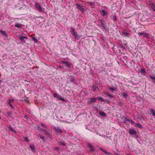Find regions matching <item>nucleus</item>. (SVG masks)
Masks as SVG:
<instances>
[{
	"label": "nucleus",
	"mask_w": 155,
	"mask_h": 155,
	"mask_svg": "<svg viewBox=\"0 0 155 155\" xmlns=\"http://www.w3.org/2000/svg\"><path fill=\"white\" fill-rule=\"evenodd\" d=\"M32 39L36 42L38 41V40L36 39V38L35 37H33L32 38Z\"/></svg>",
	"instance_id": "f704fd0d"
},
{
	"label": "nucleus",
	"mask_w": 155,
	"mask_h": 155,
	"mask_svg": "<svg viewBox=\"0 0 155 155\" xmlns=\"http://www.w3.org/2000/svg\"><path fill=\"white\" fill-rule=\"evenodd\" d=\"M53 96L54 97H55V98H58L59 97L58 95L56 93H54L53 94Z\"/></svg>",
	"instance_id": "2f4dec72"
},
{
	"label": "nucleus",
	"mask_w": 155,
	"mask_h": 155,
	"mask_svg": "<svg viewBox=\"0 0 155 155\" xmlns=\"http://www.w3.org/2000/svg\"><path fill=\"white\" fill-rule=\"evenodd\" d=\"M75 32V31L74 29V28H71V32L72 33V34Z\"/></svg>",
	"instance_id": "72a5a7b5"
},
{
	"label": "nucleus",
	"mask_w": 155,
	"mask_h": 155,
	"mask_svg": "<svg viewBox=\"0 0 155 155\" xmlns=\"http://www.w3.org/2000/svg\"><path fill=\"white\" fill-rule=\"evenodd\" d=\"M77 6V8H78V9L81 11V12H84V8L82 7V6L80 4H76Z\"/></svg>",
	"instance_id": "7ed1b4c3"
},
{
	"label": "nucleus",
	"mask_w": 155,
	"mask_h": 155,
	"mask_svg": "<svg viewBox=\"0 0 155 155\" xmlns=\"http://www.w3.org/2000/svg\"><path fill=\"white\" fill-rule=\"evenodd\" d=\"M59 100H61L62 101H65V100L64 99L62 98V97H59Z\"/></svg>",
	"instance_id": "c9c22d12"
},
{
	"label": "nucleus",
	"mask_w": 155,
	"mask_h": 155,
	"mask_svg": "<svg viewBox=\"0 0 155 155\" xmlns=\"http://www.w3.org/2000/svg\"><path fill=\"white\" fill-rule=\"evenodd\" d=\"M63 145H64L65 144H63Z\"/></svg>",
	"instance_id": "864d4df0"
},
{
	"label": "nucleus",
	"mask_w": 155,
	"mask_h": 155,
	"mask_svg": "<svg viewBox=\"0 0 155 155\" xmlns=\"http://www.w3.org/2000/svg\"><path fill=\"white\" fill-rule=\"evenodd\" d=\"M117 155H120L119 154H117Z\"/></svg>",
	"instance_id": "09e8293b"
},
{
	"label": "nucleus",
	"mask_w": 155,
	"mask_h": 155,
	"mask_svg": "<svg viewBox=\"0 0 155 155\" xmlns=\"http://www.w3.org/2000/svg\"><path fill=\"white\" fill-rule=\"evenodd\" d=\"M138 34L139 35L142 36L143 37H144L146 38H148L149 36L148 34L147 33L138 32Z\"/></svg>",
	"instance_id": "423d86ee"
},
{
	"label": "nucleus",
	"mask_w": 155,
	"mask_h": 155,
	"mask_svg": "<svg viewBox=\"0 0 155 155\" xmlns=\"http://www.w3.org/2000/svg\"><path fill=\"white\" fill-rule=\"evenodd\" d=\"M35 7L40 12H44V9L38 3H35Z\"/></svg>",
	"instance_id": "f257e3e1"
},
{
	"label": "nucleus",
	"mask_w": 155,
	"mask_h": 155,
	"mask_svg": "<svg viewBox=\"0 0 155 155\" xmlns=\"http://www.w3.org/2000/svg\"><path fill=\"white\" fill-rule=\"evenodd\" d=\"M149 77L152 80H153V81L154 83H155V77H152L150 75H149Z\"/></svg>",
	"instance_id": "aec40b11"
},
{
	"label": "nucleus",
	"mask_w": 155,
	"mask_h": 155,
	"mask_svg": "<svg viewBox=\"0 0 155 155\" xmlns=\"http://www.w3.org/2000/svg\"><path fill=\"white\" fill-rule=\"evenodd\" d=\"M21 24H16L15 25V26L16 27H17V28H21V26L20 25Z\"/></svg>",
	"instance_id": "c756f323"
},
{
	"label": "nucleus",
	"mask_w": 155,
	"mask_h": 155,
	"mask_svg": "<svg viewBox=\"0 0 155 155\" xmlns=\"http://www.w3.org/2000/svg\"><path fill=\"white\" fill-rule=\"evenodd\" d=\"M87 146H88V148H90V150H91L93 151L94 148L90 144H88Z\"/></svg>",
	"instance_id": "f3484780"
},
{
	"label": "nucleus",
	"mask_w": 155,
	"mask_h": 155,
	"mask_svg": "<svg viewBox=\"0 0 155 155\" xmlns=\"http://www.w3.org/2000/svg\"><path fill=\"white\" fill-rule=\"evenodd\" d=\"M12 131H13L15 133H17V132L15 130H13Z\"/></svg>",
	"instance_id": "49530a36"
},
{
	"label": "nucleus",
	"mask_w": 155,
	"mask_h": 155,
	"mask_svg": "<svg viewBox=\"0 0 155 155\" xmlns=\"http://www.w3.org/2000/svg\"><path fill=\"white\" fill-rule=\"evenodd\" d=\"M101 15L103 16H105L107 14V12L105 11L104 9H102L100 11Z\"/></svg>",
	"instance_id": "0eeeda50"
},
{
	"label": "nucleus",
	"mask_w": 155,
	"mask_h": 155,
	"mask_svg": "<svg viewBox=\"0 0 155 155\" xmlns=\"http://www.w3.org/2000/svg\"><path fill=\"white\" fill-rule=\"evenodd\" d=\"M30 148L31 149L33 153H35V152L36 149L33 145H31L29 146Z\"/></svg>",
	"instance_id": "9d476101"
},
{
	"label": "nucleus",
	"mask_w": 155,
	"mask_h": 155,
	"mask_svg": "<svg viewBox=\"0 0 155 155\" xmlns=\"http://www.w3.org/2000/svg\"><path fill=\"white\" fill-rule=\"evenodd\" d=\"M41 130L44 132H46V131L45 130H44L43 129H41Z\"/></svg>",
	"instance_id": "a18cd8bd"
},
{
	"label": "nucleus",
	"mask_w": 155,
	"mask_h": 155,
	"mask_svg": "<svg viewBox=\"0 0 155 155\" xmlns=\"http://www.w3.org/2000/svg\"><path fill=\"white\" fill-rule=\"evenodd\" d=\"M100 150H101L102 152H104V153H105L106 154L109 155V153L107 152L104 149L100 148Z\"/></svg>",
	"instance_id": "a211bd4d"
},
{
	"label": "nucleus",
	"mask_w": 155,
	"mask_h": 155,
	"mask_svg": "<svg viewBox=\"0 0 155 155\" xmlns=\"http://www.w3.org/2000/svg\"><path fill=\"white\" fill-rule=\"evenodd\" d=\"M14 101V100L13 99H9L8 101V104L10 103L11 104Z\"/></svg>",
	"instance_id": "bb28decb"
},
{
	"label": "nucleus",
	"mask_w": 155,
	"mask_h": 155,
	"mask_svg": "<svg viewBox=\"0 0 155 155\" xmlns=\"http://www.w3.org/2000/svg\"><path fill=\"white\" fill-rule=\"evenodd\" d=\"M135 125L140 128H142V125L136 123Z\"/></svg>",
	"instance_id": "5701e85b"
},
{
	"label": "nucleus",
	"mask_w": 155,
	"mask_h": 155,
	"mask_svg": "<svg viewBox=\"0 0 155 155\" xmlns=\"http://www.w3.org/2000/svg\"><path fill=\"white\" fill-rule=\"evenodd\" d=\"M140 72L142 74H145L146 72L145 68H142L140 70Z\"/></svg>",
	"instance_id": "dca6fc26"
},
{
	"label": "nucleus",
	"mask_w": 155,
	"mask_h": 155,
	"mask_svg": "<svg viewBox=\"0 0 155 155\" xmlns=\"http://www.w3.org/2000/svg\"><path fill=\"white\" fill-rule=\"evenodd\" d=\"M11 107V108L12 109H14V107L13 105L12 104L10 103H9V104H8Z\"/></svg>",
	"instance_id": "a19ab883"
},
{
	"label": "nucleus",
	"mask_w": 155,
	"mask_h": 155,
	"mask_svg": "<svg viewBox=\"0 0 155 155\" xmlns=\"http://www.w3.org/2000/svg\"><path fill=\"white\" fill-rule=\"evenodd\" d=\"M129 133L131 134H135L136 133V131L133 129H129Z\"/></svg>",
	"instance_id": "6e6552de"
},
{
	"label": "nucleus",
	"mask_w": 155,
	"mask_h": 155,
	"mask_svg": "<svg viewBox=\"0 0 155 155\" xmlns=\"http://www.w3.org/2000/svg\"><path fill=\"white\" fill-rule=\"evenodd\" d=\"M0 32H1L6 37L7 36V35L5 31H3L1 30V31Z\"/></svg>",
	"instance_id": "412c9836"
},
{
	"label": "nucleus",
	"mask_w": 155,
	"mask_h": 155,
	"mask_svg": "<svg viewBox=\"0 0 155 155\" xmlns=\"http://www.w3.org/2000/svg\"><path fill=\"white\" fill-rule=\"evenodd\" d=\"M19 39L21 40L22 43H25L26 41L24 40V39H28V38L25 36H21L19 38Z\"/></svg>",
	"instance_id": "20e7f679"
},
{
	"label": "nucleus",
	"mask_w": 155,
	"mask_h": 155,
	"mask_svg": "<svg viewBox=\"0 0 155 155\" xmlns=\"http://www.w3.org/2000/svg\"><path fill=\"white\" fill-rule=\"evenodd\" d=\"M1 30H1V29H0V32L1 31Z\"/></svg>",
	"instance_id": "3c124183"
},
{
	"label": "nucleus",
	"mask_w": 155,
	"mask_h": 155,
	"mask_svg": "<svg viewBox=\"0 0 155 155\" xmlns=\"http://www.w3.org/2000/svg\"><path fill=\"white\" fill-rule=\"evenodd\" d=\"M97 99L99 100H100L102 101H104V99L102 97H97Z\"/></svg>",
	"instance_id": "393cba45"
},
{
	"label": "nucleus",
	"mask_w": 155,
	"mask_h": 155,
	"mask_svg": "<svg viewBox=\"0 0 155 155\" xmlns=\"http://www.w3.org/2000/svg\"><path fill=\"white\" fill-rule=\"evenodd\" d=\"M129 122L132 124H133L134 123V122L131 120H129Z\"/></svg>",
	"instance_id": "ea45409f"
},
{
	"label": "nucleus",
	"mask_w": 155,
	"mask_h": 155,
	"mask_svg": "<svg viewBox=\"0 0 155 155\" xmlns=\"http://www.w3.org/2000/svg\"><path fill=\"white\" fill-rule=\"evenodd\" d=\"M73 36L75 37L76 38L78 39L80 38V37L79 36V35L78 34L77 32H75L72 34Z\"/></svg>",
	"instance_id": "1a4fd4ad"
},
{
	"label": "nucleus",
	"mask_w": 155,
	"mask_h": 155,
	"mask_svg": "<svg viewBox=\"0 0 155 155\" xmlns=\"http://www.w3.org/2000/svg\"><path fill=\"white\" fill-rule=\"evenodd\" d=\"M1 119V117L0 116V119Z\"/></svg>",
	"instance_id": "5fc2aeb1"
},
{
	"label": "nucleus",
	"mask_w": 155,
	"mask_h": 155,
	"mask_svg": "<svg viewBox=\"0 0 155 155\" xmlns=\"http://www.w3.org/2000/svg\"><path fill=\"white\" fill-rule=\"evenodd\" d=\"M109 88L110 89V90H111L112 92L115 91L116 90L114 88L109 87Z\"/></svg>",
	"instance_id": "a878e982"
},
{
	"label": "nucleus",
	"mask_w": 155,
	"mask_h": 155,
	"mask_svg": "<svg viewBox=\"0 0 155 155\" xmlns=\"http://www.w3.org/2000/svg\"><path fill=\"white\" fill-rule=\"evenodd\" d=\"M126 36H128L129 35V33L127 32H124L123 33Z\"/></svg>",
	"instance_id": "58836bf2"
},
{
	"label": "nucleus",
	"mask_w": 155,
	"mask_h": 155,
	"mask_svg": "<svg viewBox=\"0 0 155 155\" xmlns=\"http://www.w3.org/2000/svg\"><path fill=\"white\" fill-rule=\"evenodd\" d=\"M24 139L25 141L26 142H29V140L28 137H25L24 138Z\"/></svg>",
	"instance_id": "473e14b6"
},
{
	"label": "nucleus",
	"mask_w": 155,
	"mask_h": 155,
	"mask_svg": "<svg viewBox=\"0 0 155 155\" xmlns=\"http://www.w3.org/2000/svg\"><path fill=\"white\" fill-rule=\"evenodd\" d=\"M105 94L110 97H113V94H110L108 93H105Z\"/></svg>",
	"instance_id": "b1692460"
},
{
	"label": "nucleus",
	"mask_w": 155,
	"mask_h": 155,
	"mask_svg": "<svg viewBox=\"0 0 155 155\" xmlns=\"http://www.w3.org/2000/svg\"><path fill=\"white\" fill-rule=\"evenodd\" d=\"M25 117H27V116L25 115Z\"/></svg>",
	"instance_id": "8fccbe9b"
},
{
	"label": "nucleus",
	"mask_w": 155,
	"mask_h": 155,
	"mask_svg": "<svg viewBox=\"0 0 155 155\" xmlns=\"http://www.w3.org/2000/svg\"><path fill=\"white\" fill-rule=\"evenodd\" d=\"M99 114L100 115L103 117L106 116L105 114L101 111L99 112Z\"/></svg>",
	"instance_id": "2eb2a0df"
},
{
	"label": "nucleus",
	"mask_w": 155,
	"mask_h": 155,
	"mask_svg": "<svg viewBox=\"0 0 155 155\" xmlns=\"http://www.w3.org/2000/svg\"><path fill=\"white\" fill-rule=\"evenodd\" d=\"M8 128H9V129L11 130L12 131L13 130V128L10 125L8 127Z\"/></svg>",
	"instance_id": "e433bc0d"
},
{
	"label": "nucleus",
	"mask_w": 155,
	"mask_h": 155,
	"mask_svg": "<svg viewBox=\"0 0 155 155\" xmlns=\"http://www.w3.org/2000/svg\"><path fill=\"white\" fill-rule=\"evenodd\" d=\"M40 137L43 140L45 141V138L43 136L40 135Z\"/></svg>",
	"instance_id": "c85d7f7f"
},
{
	"label": "nucleus",
	"mask_w": 155,
	"mask_h": 155,
	"mask_svg": "<svg viewBox=\"0 0 155 155\" xmlns=\"http://www.w3.org/2000/svg\"><path fill=\"white\" fill-rule=\"evenodd\" d=\"M113 19L114 21H116L117 20V18H116V16H115L113 17Z\"/></svg>",
	"instance_id": "37998d69"
},
{
	"label": "nucleus",
	"mask_w": 155,
	"mask_h": 155,
	"mask_svg": "<svg viewBox=\"0 0 155 155\" xmlns=\"http://www.w3.org/2000/svg\"><path fill=\"white\" fill-rule=\"evenodd\" d=\"M63 64L67 65L68 67L70 68L71 66L70 64L68 61H64L62 62Z\"/></svg>",
	"instance_id": "f8f14e48"
},
{
	"label": "nucleus",
	"mask_w": 155,
	"mask_h": 155,
	"mask_svg": "<svg viewBox=\"0 0 155 155\" xmlns=\"http://www.w3.org/2000/svg\"><path fill=\"white\" fill-rule=\"evenodd\" d=\"M150 112L151 114L153 116H155V111L153 109H150Z\"/></svg>",
	"instance_id": "ddd939ff"
},
{
	"label": "nucleus",
	"mask_w": 155,
	"mask_h": 155,
	"mask_svg": "<svg viewBox=\"0 0 155 155\" xmlns=\"http://www.w3.org/2000/svg\"><path fill=\"white\" fill-rule=\"evenodd\" d=\"M55 149L57 150H60L59 148L58 147H55Z\"/></svg>",
	"instance_id": "79ce46f5"
},
{
	"label": "nucleus",
	"mask_w": 155,
	"mask_h": 155,
	"mask_svg": "<svg viewBox=\"0 0 155 155\" xmlns=\"http://www.w3.org/2000/svg\"><path fill=\"white\" fill-rule=\"evenodd\" d=\"M97 99L96 98L92 97L90 99V100L87 102L88 105L91 104L92 102H97Z\"/></svg>",
	"instance_id": "f03ea898"
},
{
	"label": "nucleus",
	"mask_w": 155,
	"mask_h": 155,
	"mask_svg": "<svg viewBox=\"0 0 155 155\" xmlns=\"http://www.w3.org/2000/svg\"><path fill=\"white\" fill-rule=\"evenodd\" d=\"M54 129L57 134H61L63 132V130L58 127H55Z\"/></svg>",
	"instance_id": "39448f33"
},
{
	"label": "nucleus",
	"mask_w": 155,
	"mask_h": 155,
	"mask_svg": "<svg viewBox=\"0 0 155 155\" xmlns=\"http://www.w3.org/2000/svg\"><path fill=\"white\" fill-rule=\"evenodd\" d=\"M88 5H90L92 8H94L95 7V5L94 3L92 2H88L87 3Z\"/></svg>",
	"instance_id": "9b49d317"
},
{
	"label": "nucleus",
	"mask_w": 155,
	"mask_h": 155,
	"mask_svg": "<svg viewBox=\"0 0 155 155\" xmlns=\"http://www.w3.org/2000/svg\"><path fill=\"white\" fill-rule=\"evenodd\" d=\"M130 120V119H129L128 118H125L124 120L125 123H126L127 121L129 122V120Z\"/></svg>",
	"instance_id": "cd10ccee"
},
{
	"label": "nucleus",
	"mask_w": 155,
	"mask_h": 155,
	"mask_svg": "<svg viewBox=\"0 0 155 155\" xmlns=\"http://www.w3.org/2000/svg\"><path fill=\"white\" fill-rule=\"evenodd\" d=\"M25 102H28V99H26L25 100Z\"/></svg>",
	"instance_id": "de8ad7c7"
},
{
	"label": "nucleus",
	"mask_w": 155,
	"mask_h": 155,
	"mask_svg": "<svg viewBox=\"0 0 155 155\" xmlns=\"http://www.w3.org/2000/svg\"><path fill=\"white\" fill-rule=\"evenodd\" d=\"M92 89L94 91H96L98 89V88L95 85H93L92 87Z\"/></svg>",
	"instance_id": "4be33fe9"
},
{
	"label": "nucleus",
	"mask_w": 155,
	"mask_h": 155,
	"mask_svg": "<svg viewBox=\"0 0 155 155\" xmlns=\"http://www.w3.org/2000/svg\"><path fill=\"white\" fill-rule=\"evenodd\" d=\"M150 6L151 8L155 12V5L153 3H150Z\"/></svg>",
	"instance_id": "4468645a"
},
{
	"label": "nucleus",
	"mask_w": 155,
	"mask_h": 155,
	"mask_svg": "<svg viewBox=\"0 0 155 155\" xmlns=\"http://www.w3.org/2000/svg\"><path fill=\"white\" fill-rule=\"evenodd\" d=\"M41 125L43 127L47 128V127L45 126V125L43 123L41 124Z\"/></svg>",
	"instance_id": "4c0bfd02"
},
{
	"label": "nucleus",
	"mask_w": 155,
	"mask_h": 155,
	"mask_svg": "<svg viewBox=\"0 0 155 155\" xmlns=\"http://www.w3.org/2000/svg\"><path fill=\"white\" fill-rule=\"evenodd\" d=\"M75 80V79L74 78H71V81L72 82L74 81Z\"/></svg>",
	"instance_id": "c03bdc74"
},
{
	"label": "nucleus",
	"mask_w": 155,
	"mask_h": 155,
	"mask_svg": "<svg viewBox=\"0 0 155 155\" xmlns=\"http://www.w3.org/2000/svg\"><path fill=\"white\" fill-rule=\"evenodd\" d=\"M100 22H101V24L102 25V26L104 27V21L101 20L100 21Z\"/></svg>",
	"instance_id": "7c9ffc66"
},
{
	"label": "nucleus",
	"mask_w": 155,
	"mask_h": 155,
	"mask_svg": "<svg viewBox=\"0 0 155 155\" xmlns=\"http://www.w3.org/2000/svg\"><path fill=\"white\" fill-rule=\"evenodd\" d=\"M122 95L123 97L126 98L128 95L126 92H123L122 93Z\"/></svg>",
	"instance_id": "6ab92c4d"
},
{
	"label": "nucleus",
	"mask_w": 155,
	"mask_h": 155,
	"mask_svg": "<svg viewBox=\"0 0 155 155\" xmlns=\"http://www.w3.org/2000/svg\"><path fill=\"white\" fill-rule=\"evenodd\" d=\"M127 155H130V154H127Z\"/></svg>",
	"instance_id": "603ef678"
}]
</instances>
